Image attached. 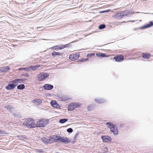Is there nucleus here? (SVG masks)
<instances>
[{"label":"nucleus","mask_w":153,"mask_h":153,"mask_svg":"<svg viewBox=\"0 0 153 153\" xmlns=\"http://www.w3.org/2000/svg\"><path fill=\"white\" fill-rule=\"evenodd\" d=\"M33 120L32 118H29L27 120H25L23 123L24 126H27L28 128H32L36 127V124L33 122Z\"/></svg>","instance_id":"f257e3e1"},{"label":"nucleus","mask_w":153,"mask_h":153,"mask_svg":"<svg viewBox=\"0 0 153 153\" xmlns=\"http://www.w3.org/2000/svg\"><path fill=\"white\" fill-rule=\"evenodd\" d=\"M49 121L48 119H39L36 124V127H44L48 124Z\"/></svg>","instance_id":"f03ea898"},{"label":"nucleus","mask_w":153,"mask_h":153,"mask_svg":"<svg viewBox=\"0 0 153 153\" xmlns=\"http://www.w3.org/2000/svg\"><path fill=\"white\" fill-rule=\"evenodd\" d=\"M71 139H70L68 138L65 137H62L57 134V143L61 142L65 144H68L71 143Z\"/></svg>","instance_id":"7ed1b4c3"},{"label":"nucleus","mask_w":153,"mask_h":153,"mask_svg":"<svg viewBox=\"0 0 153 153\" xmlns=\"http://www.w3.org/2000/svg\"><path fill=\"white\" fill-rule=\"evenodd\" d=\"M40 67L39 65H30L29 66H27L25 67H21L19 68L18 70L19 71H30V69L33 71H35L37 68Z\"/></svg>","instance_id":"20e7f679"},{"label":"nucleus","mask_w":153,"mask_h":153,"mask_svg":"<svg viewBox=\"0 0 153 153\" xmlns=\"http://www.w3.org/2000/svg\"><path fill=\"white\" fill-rule=\"evenodd\" d=\"M80 103L77 102H73L68 104V110L69 111H72L75 108L80 107L81 106Z\"/></svg>","instance_id":"39448f33"},{"label":"nucleus","mask_w":153,"mask_h":153,"mask_svg":"<svg viewBox=\"0 0 153 153\" xmlns=\"http://www.w3.org/2000/svg\"><path fill=\"white\" fill-rule=\"evenodd\" d=\"M49 74L46 72H42L38 74L37 76L38 80L39 81H42L48 77Z\"/></svg>","instance_id":"423d86ee"},{"label":"nucleus","mask_w":153,"mask_h":153,"mask_svg":"<svg viewBox=\"0 0 153 153\" xmlns=\"http://www.w3.org/2000/svg\"><path fill=\"white\" fill-rule=\"evenodd\" d=\"M53 142L57 143V134L50 136L48 141V144H50Z\"/></svg>","instance_id":"0eeeda50"},{"label":"nucleus","mask_w":153,"mask_h":153,"mask_svg":"<svg viewBox=\"0 0 153 153\" xmlns=\"http://www.w3.org/2000/svg\"><path fill=\"white\" fill-rule=\"evenodd\" d=\"M101 138L104 143H110L112 140L111 137L108 135H102L101 137Z\"/></svg>","instance_id":"6e6552de"},{"label":"nucleus","mask_w":153,"mask_h":153,"mask_svg":"<svg viewBox=\"0 0 153 153\" xmlns=\"http://www.w3.org/2000/svg\"><path fill=\"white\" fill-rule=\"evenodd\" d=\"M57 97L59 99H60L62 101L64 102L69 100L70 99L68 96L61 94H58Z\"/></svg>","instance_id":"1a4fd4ad"},{"label":"nucleus","mask_w":153,"mask_h":153,"mask_svg":"<svg viewBox=\"0 0 153 153\" xmlns=\"http://www.w3.org/2000/svg\"><path fill=\"white\" fill-rule=\"evenodd\" d=\"M112 58L113 59H114L116 62H121L123 60L124 57L120 54H117Z\"/></svg>","instance_id":"9d476101"},{"label":"nucleus","mask_w":153,"mask_h":153,"mask_svg":"<svg viewBox=\"0 0 153 153\" xmlns=\"http://www.w3.org/2000/svg\"><path fill=\"white\" fill-rule=\"evenodd\" d=\"M110 130L115 135H117L119 133L118 128L115 124L111 127V128H110Z\"/></svg>","instance_id":"9b49d317"},{"label":"nucleus","mask_w":153,"mask_h":153,"mask_svg":"<svg viewBox=\"0 0 153 153\" xmlns=\"http://www.w3.org/2000/svg\"><path fill=\"white\" fill-rule=\"evenodd\" d=\"M50 103L53 107L59 109L60 107V106L57 103V102L54 100H52L50 102Z\"/></svg>","instance_id":"f8f14e48"},{"label":"nucleus","mask_w":153,"mask_h":153,"mask_svg":"<svg viewBox=\"0 0 153 153\" xmlns=\"http://www.w3.org/2000/svg\"><path fill=\"white\" fill-rule=\"evenodd\" d=\"M15 85L10 82L8 83L7 85L5 86V88L7 90H11L15 88Z\"/></svg>","instance_id":"ddd939ff"},{"label":"nucleus","mask_w":153,"mask_h":153,"mask_svg":"<svg viewBox=\"0 0 153 153\" xmlns=\"http://www.w3.org/2000/svg\"><path fill=\"white\" fill-rule=\"evenodd\" d=\"M43 87L45 90H50L52 89L53 88V86L49 84H46L43 86Z\"/></svg>","instance_id":"4468645a"},{"label":"nucleus","mask_w":153,"mask_h":153,"mask_svg":"<svg viewBox=\"0 0 153 153\" xmlns=\"http://www.w3.org/2000/svg\"><path fill=\"white\" fill-rule=\"evenodd\" d=\"M0 71L1 72V73H5L10 70V67L9 66H5L0 67Z\"/></svg>","instance_id":"2eb2a0df"},{"label":"nucleus","mask_w":153,"mask_h":153,"mask_svg":"<svg viewBox=\"0 0 153 153\" xmlns=\"http://www.w3.org/2000/svg\"><path fill=\"white\" fill-rule=\"evenodd\" d=\"M142 57L144 59H148L150 58L151 54L147 52L142 53L141 54Z\"/></svg>","instance_id":"dca6fc26"},{"label":"nucleus","mask_w":153,"mask_h":153,"mask_svg":"<svg viewBox=\"0 0 153 153\" xmlns=\"http://www.w3.org/2000/svg\"><path fill=\"white\" fill-rule=\"evenodd\" d=\"M96 55L97 57H99L102 58L105 57H108V55L106 54L105 53H96Z\"/></svg>","instance_id":"f3484780"},{"label":"nucleus","mask_w":153,"mask_h":153,"mask_svg":"<svg viewBox=\"0 0 153 153\" xmlns=\"http://www.w3.org/2000/svg\"><path fill=\"white\" fill-rule=\"evenodd\" d=\"M42 101L41 99L36 98L33 100V102L36 103L38 106L39 105L42 103Z\"/></svg>","instance_id":"a211bd4d"},{"label":"nucleus","mask_w":153,"mask_h":153,"mask_svg":"<svg viewBox=\"0 0 153 153\" xmlns=\"http://www.w3.org/2000/svg\"><path fill=\"white\" fill-rule=\"evenodd\" d=\"M14 108V107L12 105H8L7 107L6 108L8 111L12 113L13 112Z\"/></svg>","instance_id":"6ab92c4d"},{"label":"nucleus","mask_w":153,"mask_h":153,"mask_svg":"<svg viewBox=\"0 0 153 153\" xmlns=\"http://www.w3.org/2000/svg\"><path fill=\"white\" fill-rule=\"evenodd\" d=\"M62 53H61L60 52H56V51H53L51 53V54L52 56L54 57H56L57 56H59L61 55Z\"/></svg>","instance_id":"aec40b11"},{"label":"nucleus","mask_w":153,"mask_h":153,"mask_svg":"<svg viewBox=\"0 0 153 153\" xmlns=\"http://www.w3.org/2000/svg\"><path fill=\"white\" fill-rule=\"evenodd\" d=\"M25 85L24 84H20L17 86V89L18 90H22L25 88Z\"/></svg>","instance_id":"412c9836"},{"label":"nucleus","mask_w":153,"mask_h":153,"mask_svg":"<svg viewBox=\"0 0 153 153\" xmlns=\"http://www.w3.org/2000/svg\"><path fill=\"white\" fill-rule=\"evenodd\" d=\"M18 83H22L23 82L25 81L27 79L26 78H17L16 79Z\"/></svg>","instance_id":"4be33fe9"},{"label":"nucleus","mask_w":153,"mask_h":153,"mask_svg":"<svg viewBox=\"0 0 153 153\" xmlns=\"http://www.w3.org/2000/svg\"><path fill=\"white\" fill-rule=\"evenodd\" d=\"M10 82L12 83L13 85H15V87H16L18 85V82L16 79H14L10 81Z\"/></svg>","instance_id":"5701e85b"},{"label":"nucleus","mask_w":153,"mask_h":153,"mask_svg":"<svg viewBox=\"0 0 153 153\" xmlns=\"http://www.w3.org/2000/svg\"><path fill=\"white\" fill-rule=\"evenodd\" d=\"M68 120V119L65 118L61 119L59 120V123H60L63 124L65 123Z\"/></svg>","instance_id":"b1692460"},{"label":"nucleus","mask_w":153,"mask_h":153,"mask_svg":"<svg viewBox=\"0 0 153 153\" xmlns=\"http://www.w3.org/2000/svg\"><path fill=\"white\" fill-rule=\"evenodd\" d=\"M69 45L67 44V45H64L63 46H61V47H59V46H54L53 47H52V48H66V47H70L69 46Z\"/></svg>","instance_id":"393cba45"},{"label":"nucleus","mask_w":153,"mask_h":153,"mask_svg":"<svg viewBox=\"0 0 153 153\" xmlns=\"http://www.w3.org/2000/svg\"><path fill=\"white\" fill-rule=\"evenodd\" d=\"M153 25V22L150 21L149 22V24H148L144 26L145 28H148L152 26Z\"/></svg>","instance_id":"a878e982"},{"label":"nucleus","mask_w":153,"mask_h":153,"mask_svg":"<svg viewBox=\"0 0 153 153\" xmlns=\"http://www.w3.org/2000/svg\"><path fill=\"white\" fill-rule=\"evenodd\" d=\"M21 76H23L25 77H28L29 76V75L28 72L24 73V71H22Z\"/></svg>","instance_id":"bb28decb"},{"label":"nucleus","mask_w":153,"mask_h":153,"mask_svg":"<svg viewBox=\"0 0 153 153\" xmlns=\"http://www.w3.org/2000/svg\"><path fill=\"white\" fill-rule=\"evenodd\" d=\"M94 100L96 102L98 103H102L104 102L103 100L100 99L96 98Z\"/></svg>","instance_id":"cd10ccee"},{"label":"nucleus","mask_w":153,"mask_h":153,"mask_svg":"<svg viewBox=\"0 0 153 153\" xmlns=\"http://www.w3.org/2000/svg\"><path fill=\"white\" fill-rule=\"evenodd\" d=\"M106 124L110 129V128H111V127L115 125L110 122H107L106 123Z\"/></svg>","instance_id":"c85d7f7f"},{"label":"nucleus","mask_w":153,"mask_h":153,"mask_svg":"<svg viewBox=\"0 0 153 153\" xmlns=\"http://www.w3.org/2000/svg\"><path fill=\"white\" fill-rule=\"evenodd\" d=\"M41 140L45 144H48V139L45 137H43L41 138Z\"/></svg>","instance_id":"c756f323"},{"label":"nucleus","mask_w":153,"mask_h":153,"mask_svg":"<svg viewBox=\"0 0 153 153\" xmlns=\"http://www.w3.org/2000/svg\"><path fill=\"white\" fill-rule=\"evenodd\" d=\"M74 57V58L75 59H74V61L78 59V58L79 57V54L78 53H75L73 54Z\"/></svg>","instance_id":"7c9ffc66"},{"label":"nucleus","mask_w":153,"mask_h":153,"mask_svg":"<svg viewBox=\"0 0 153 153\" xmlns=\"http://www.w3.org/2000/svg\"><path fill=\"white\" fill-rule=\"evenodd\" d=\"M95 56V54L94 53H91L88 54L87 55V56L88 58H91V57H92V56Z\"/></svg>","instance_id":"2f4dec72"},{"label":"nucleus","mask_w":153,"mask_h":153,"mask_svg":"<svg viewBox=\"0 0 153 153\" xmlns=\"http://www.w3.org/2000/svg\"><path fill=\"white\" fill-rule=\"evenodd\" d=\"M13 115L14 117H17L18 118H20L21 117V116L19 114L16 113H13Z\"/></svg>","instance_id":"473e14b6"},{"label":"nucleus","mask_w":153,"mask_h":153,"mask_svg":"<svg viewBox=\"0 0 153 153\" xmlns=\"http://www.w3.org/2000/svg\"><path fill=\"white\" fill-rule=\"evenodd\" d=\"M69 59L71 61H74V57L73 56V54H70L69 56Z\"/></svg>","instance_id":"72a5a7b5"},{"label":"nucleus","mask_w":153,"mask_h":153,"mask_svg":"<svg viewBox=\"0 0 153 153\" xmlns=\"http://www.w3.org/2000/svg\"><path fill=\"white\" fill-rule=\"evenodd\" d=\"M73 131V129L71 128H69L67 129V131L68 133H71Z\"/></svg>","instance_id":"f704fd0d"},{"label":"nucleus","mask_w":153,"mask_h":153,"mask_svg":"<svg viewBox=\"0 0 153 153\" xmlns=\"http://www.w3.org/2000/svg\"><path fill=\"white\" fill-rule=\"evenodd\" d=\"M36 151L39 153H43L44 152L42 149H36Z\"/></svg>","instance_id":"c9c22d12"},{"label":"nucleus","mask_w":153,"mask_h":153,"mask_svg":"<svg viewBox=\"0 0 153 153\" xmlns=\"http://www.w3.org/2000/svg\"><path fill=\"white\" fill-rule=\"evenodd\" d=\"M105 27V25L102 24L100 25L99 28L100 29H102L104 28Z\"/></svg>","instance_id":"e433bc0d"},{"label":"nucleus","mask_w":153,"mask_h":153,"mask_svg":"<svg viewBox=\"0 0 153 153\" xmlns=\"http://www.w3.org/2000/svg\"><path fill=\"white\" fill-rule=\"evenodd\" d=\"M88 59V58H82L81 59L80 61H81L82 62H83L85 61H87Z\"/></svg>","instance_id":"4c0bfd02"},{"label":"nucleus","mask_w":153,"mask_h":153,"mask_svg":"<svg viewBox=\"0 0 153 153\" xmlns=\"http://www.w3.org/2000/svg\"><path fill=\"white\" fill-rule=\"evenodd\" d=\"M79 133L78 132H77V133H76V134H75L74 137V139H76L77 137L79 135Z\"/></svg>","instance_id":"58836bf2"},{"label":"nucleus","mask_w":153,"mask_h":153,"mask_svg":"<svg viewBox=\"0 0 153 153\" xmlns=\"http://www.w3.org/2000/svg\"><path fill=\"white\" fill-rule=\"evenodd\" d=\"M115 17L116 18H118V17H120V18H122V17H121V15H120V14H117L115 15Z\"/></svg>","instance_id":"ea45409f"},{"label":"nucleus","mask_w":153,"mask_h":153,"mask_svg":"<svg viewBox=\"0 0 153 153\" xmlns=\"http://www.w3.org/2000/svg\"><path fill=\"white\" fill-rule=\"evenodd\" d=\"M76 139H74V140H73L72 141H71V143H74L76 141Z\"/></svg>","instance_id":"a19ab883"},{"label":"nucleus","mask_w":153,"mask_h":153,"mask_svg":"<svg viewBox=\"0 0 153 153\" xmlns=\"http://www.w3.org/2000/svg\"><path fill=\"white\" fill-rule=\"evenodd\" d=\"M0 134H4L5 132L3 130H0Z\"/></svg>","instance_id":"79ce46f5"},{"label":"nucleus","mask_w":153,"mask_h":153,"mask_svg":"<svg viewBox=\"0 0 153 153\" xmlns=\"http://www.w3.org/2000/svg\"><path fill=\"white\" fill-rule=\"evenodd\" d=\"M88 109V111H90L91 110V106H88L87 108Z\"/></svg>","instance_id":"37998d69"},{"label":"nucleus","mask_w":153,"mask_h":153,"mask_svg":"<svg viewBox=\"0 0 153 153\" xmlns=\"http://www.w3.org/2000/svg\"><path fill=\"white\" fill-rule=\"evenodd\" d=\"M47 96L48 97H51V94L50 93H48L47 94Z\"/></svg>","instance_id":"c03bdc74"},{"label":"nucleus","mask_w":153,"mask_h":153,"mask_svg":"<svg viewBox=\"0 0 153 153\" xmlns=\"http://www.w3.org/2000/svg\"><path fill=\"white\" fill-rule=\"evenodd\" d=\"M123 125L122 124H119V126L121 127H122L123 126Z\"/></svg>","instance_id":"a18cd8bd"},{"label":"nucleus","mask_w":153,"mask_h":153,"mask_svg":"<svg viewBox=\"0 0 153 153\" xmlns=\"http://www.w3.org/2000/svg\"><path fill=\"white\" fill-rule=\"evenodd\" d=\"M80 60H81V59H78L77 61H76V62H81V61H80Z\"/></svg>","instance_id":"49530a36"},{"label":"nucleus","mask_w":153,"mask_h":153,"mask_svg":"<svg viewBox=\"0 0 153 153\" xmlns=\"http://www.w3.org/2000/svg\"><path fill=\"white\" fill-rule=\"evenodd\" d=\"M53 50H56V49H58V50H61V49H62L63 48H53Z\"/></svg>","instance_id":"de8ad7c7"},{"label":"nucleus","mask_w":153,"mask_h":153,"mask_svg":"<svg viewBox=\"0 0 153 153\" xmlns=\"http://www.w3.org/2000/svg\"><path fill=\"white\" fill-rule=\"evenodd\" d=\"M105 11V12H108V11H107V10Z\"/></svg>","instance_id":"09e8293b"},{"label":"nucleus","mask_w":153,"mask_h":153,"mask_svg":"<svg viewBox=\"0 0 153 153\" xmlns=\"http://www.w3.org/2000/svg\"><path fill=\"white\" fill-rule=\"evenodd\" d=\"M100 50H104V49H100Z\"/></svg>","instance_id":"8fccbe9b"},{"label":"nucleus","mask_w":153,"mask_h":153,"mask_svg":"<svg viewBox=\"0 0 153 153\" xmlns=\"http://www.w3.org/2000/svg\"><path fill=\"white\" fill-rule=\"evenodd\" d=\"M106 149H107V147H106Z\"/></svg>","instance_id":"3c124183"},{"label":"nucleus","mask_w":153,"mask_h":153,"mask_svg":"<svg viewBox=\"0 0 153 153\" xmlns=\"http://www.w3.org/2000/svg\"><path fill=\"white\" fill-rule=\"evenodd\" d=\"M56 153H59V152H56Z\"/></svg>","instance_id":"603ef678"}]
</instances>
